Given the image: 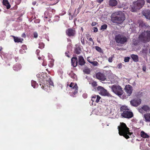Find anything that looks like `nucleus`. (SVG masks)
<instances>
[{
	"mask_svg": "<svg viewBox=\"0 0 150 150\" xmlns=\"http://www.w3.org/2000/svg\"><path fill=\"white\" fill-rule=\"evenodd\" d=\"M111 21L113 23L117 24H122L125 20V15L122 11H119L112 13Z\"/></svg>",
	"mask_w": 150,
	"mask_h": 150,
	"instance_id": "obj_1",
	"label": "nucleus"
},
{
	"mask_svg": "<svg viewBox=\"0 0 150 150\" xmlns=\"http://www.w3.org/2000/svg\"><path fill=\"white\" fill-rule=\"evenodd\" d=\"M119 131V134L120 136H122L126 139L129 138L128 135H131L132 132H129V128H128L126 124L124 122H120V126L117 127Z\"/></svg>",
	"mask_w": 150,
	"mask_h": 150,
	"instance_id": "obj_2",
	"label": "nucleus"
},
{
	"mask_svg": "<svg viewBox=\"0 0 150 150\" xmlns=\"http://www.w3.org/2000/svg\"><path fill=\"white\" fill-rule=\"evenodd\" d=\"M121 116L122 117L130 119L133 117L132 112L130 108L125 105H122L120 107Z\"/></svg>",
	"mask_w": 150,
	"mask_h": 150,
	"instance_id": "obj_3",
	"label": "nucleus"
},
{
	"mask_svg": "<svg viewBox=\"0 0 150 150\" xmlns=\"http://www.w3.org/2000/svg\"><path fill=\"white\" fill-rule=\"evenodd\" d=\"M47 76L46 75H44L43 76H41L39 79L40 85L44 90L46 89L48 86L50 87V85L53 86V84L51 79L49 78L47 81Z\"/></svg>",
	"mask_w": 150,
	"mask_h": 150,
	"instance_id": "obj_4",
	"label": "nucleus"
},
{
	"mask_svg": "<svg viewBox=\"0 0 150 150\" xmlns=\"http://www.w3.org/2000/svg\"><path fill=\"white\" fill-rule=\"evenodd\" d=\"M145 3L144 0H137L133 3L131 11L132 12H134L136 11L137 9H140L144 5Z\"/></svg>",
	"mask_w": 150,
	"mask_h": 150,
	"instance_id": "obj_5",
	"label": "nucleus"
},
{
	"mask_svg": "<svg viewBox=\"0 0 150 150\" xmlns=\"http://www.w3.org/2000/svg\"><path fill=\"white\" fill-rule=\"evenodd\" d=\"M139 40L144 42L150 41V31L147 30L141 33L139 36Z\"/></svg>",
	"mask_w": 150,
	"mask_h": 150,
	"instance_id": "obj_6",
	"label": "nucleus"
},
{
	"mask_svg": "<svg viewBox=\"0 0 150 150\" xmlns=\"http://www.w3.org/2000/svg\"><path fill=\"white\" fill-rule=\"evenodd\" d=\"M127 40L126 37L120 34L116 35L115 37V41L118 44H124L127 42Z\"/></svg>",
	"mask_w": 150,
	"mask_h": 150,
	"instance_id": "obj_7",
	"label": "nucleus"
},
{
	"mask_svg": "<svg viewBox=\"0 0 150 150\" xmlns=\"http://www.w3.org/2000/svg\"><path fill=\"white\" fill-rule=\"evenodd\" d=\"M111 89L112 91L119 96H121L123 93L122 88L120 86L115 85L112 86Z\"/></svg>",
	"mask_w": 150,
	"mask_h": 150,
	"instance_id": "obj_8",
	"label": "nucleus"
},
{
	"mask_svg": "<svg viewBox=\"0 0 150 150\" xmlns=\"http://www.w3.org/2000/svg\"><path fill=\"white\" fill-rule=\"evenodd\" d=\"M97 89L99 91L100 94L103 96H107L109 97L112 96V95L109 93L107 90L101 86H98L97 88Z\"/></svg>",
	"mask_w": 150,
	"mask_h": 150,
	"instance_id": "obj_9",
	"label": "nucleus"
},
{
	"mask_svg": "<svg viewBox=\"0 0 150 150\" xmlns=\"http://www.w3.org/2000/svg\"><path fill=\"white\" fill-rule=\"evenodd\" d=\"M66 35L68 36L71 37H74L76 34V31L74 28H68L66 31Z\"/></svg>",
	"mask_w": 150,
	"mask_h": 150,
	"instance_id": "obj_10",
	"label": "nucleus"
},
{
	"mask_svg": "<svg viewBox=\"0 0 150 150\" xmlns=\"http://www.w3.org/2000/svg\"><path fill=\"white\" fill-rule=\"evenodd\" d=\"M141 102V100L139 98H134L131 100L130 104L134 107H137L139 105Z\"/></svg>",
	"mask_w": 150,
	"mask_h": 150,
	"instance_id": "obj_11",
	"label": "nucleus"
},
{
	"mask_svg": "<svg viewBox=\"0 0 150 150\" xmlns=\"http://www.w3.org/2000/svg\"><path fill=\"white\" fill-rule=\"evenodd\" d=\"M150 110V108L147 105H144L139 109V112L142 114H143L144 111L148 112Z\"/></svg>",
	"mask_w": 150,
	"mask_h": 150,
	"instance_id": "obj_12",
	"label": "nucleus"
},
{
	"mask_svg": "<svg viewBox=\"0 0 150 150\" xmlns=\"http://www.w3.org/2000/svg\"><path fill=\"white\" fill-rule=\"evenodd\" d=\"M96 76L97 79L101 81H104L106 79V77L105 74L100 72L97 73Z\"/></svg>",
	"mask_w": 150,
	"mask_h": 150,
	"instance_id": "obj_13",
	"label": "nucleus"
},
{
	"mask_svg": "<svg viewBox=\"0 0 150 150\" xmlns=\"http://www.w3.org/2000/svg\"><path fill=\"white\" fill-rule=\"evenodd\" d=\"M125 90L127 96H130L132 92V87L129 85H127L125 87Z\"/></svg>",
	"mask_w": 150,
	"mask_h": 150,
	"instance_id": "obj_14",
	"label": "nucleus"
},
{
	"mask_svg": "<svg viewBox=\"0 0 150 150\" xmlns=\"http://www.w3.org/2000/svg\"><path fill=\"white\" fill-rule=\"evenodd\" d=\"M101 98L99 95H94L91 97V101H92V103L91 105H93V103L94 102L98 103L99 102L100 100V99Z\"/></svg>",
	"mask_w": 150,
	"mask_h": 150,
	"instance_id": "obj_15",
	"label": "nucleus"
},
{
	"mask_svg": "<svg viewBox=\"0 0 150 150\" xmlns=\"http://www.w3.org/2000/svg\"><path fill=\"white\" fill-rule=\"evenodd\" d=\"M69 86L70 87L72 88L75 90V91L73 93L75 95L77 93L78 90V87L77 84L75 83L74 84V83L71 82L69 85Z\"/></svg>",
	"mask_w": 150,
	"mask_h": 150,
	"instance_id": "obj_16",
	"label": "nucleus"
},
{
	"mask_svg": "<svg viewBox=\"0 0 150 150\" xmlns=\"http://www.w3.org/2000/svg\"><path fill=\"white\" fill-rule=\"evenodd\" d=\"M78 64L80 66H82L84 65L86 62L82 56H79L78 57Z\"/></svg>",
	"mask_w": 150,
	"mask_h": 150,
	"instance_id": "obj_17",
	"label": "nucleus"
},
{
	"mask_svg": "<svg viewBox=\"0 0 150 150\" xmlns=\"http://www.w3.org/2000/svg\"><path fill=\"white\" fill-rule=\"evenodd\" d=\"M143 15L145 18L150 20V10H145L143 11Z\"/></svg>",
	"mask_w": 150,
	"mask_h": 150,
	"instance_id": "obj_18",
	"label": "nucleus"
},
{
	"mask_svg": "<svg viewBox=\"0 0 150 150\" xmlns=\"http://www.w3.org/2000/svg\"><path fill=\"white\" fill-rule=\"evenodd\" d=\"M71 63L72 66L74 67H76L77 65L78 60L77 57H73L71 59Z\"/></svg>",
	"mask_w": 150,
	"mask_h": 150,
	"instance_id": "obj_19",
	"label": "nucleus"
},
{
	"mask_svg": "<svg viewBox=\"0 0 150 150\" xmlns=\"http://www.w3.org/2000/svg\"><path fill=\"white\" fill-rule=\"evenodd\" d=\"M117 1L116 0H110L109 1L108 4L111 7L116 6L117 4Z\"/></svg>",
	"mask_w": 150,
	"mask_h": 150,
	"instance_id": "obj_20",
	"label": "nucleus"
},
{
	"mask_svg": "<svg viewBox=\"0 0 150 150\" xmlns=\"http://www.w3.org/2000/svg\"><path fill=\"white\" fill-rule=\"evenodd\" d=\"M12 37L14 39V41L15 42L22 43L23 41V39L19 38L18 37H15L14 36H13Z\"/></svg>",
	"mask_w": 150,
	"mask_h": 150,
	"instance_id": "obj_21",
	"label": "nucleus"
},
{
	"mask_svg": "<svg viewBox=\"0 0 150 150\" xmlns=\"http://www.w3.org/2000/svg\"><path fill=\"white\" fill-rule=\"evenodd\" d=\"M3 4L4 5L6 6L7 9H8L10 8V5L7 0H3Z\"/></svg>",
	"mask_w": 150,
	"mask_h": 150,
	"instance_id": "obj_22",
	"label": "nucleus"
},
{
	"mask_svg": "<svg viewBox=\"0 0 150 150\" xmlns=\"http://www.w3.org/2000/svg\"><path fill=\"white\" fill-rule=\"evenodd\" d=\"M131 57L133 60L135 62H137L139 61L138 56L136 55L132 54L131 55Z\"/></svg>",
	"mask_w": 150,
	"mask_h": 150,
	"instance_id": "obj_23",
	"label": "nucleus"
},
{
	"mask_svg": "<svg viewBox=\"0 0 150 150\" xmlns=\"http://www.w3.org/2000/svg\"><path fill=\"white\" fill-rule=\"evenodd\" d=\"M144 117L146 122H150V113H148L144 114Z\"/></svg>",
	"mask_w": 150,
	"mask_h": 150,
	"instance_id": "obj_24",
	"label": "nucleus"
},
{
	"mask_svg": "<svg viewBox=\"0 0 150 150\" xmlns=\"http://www.w3.org/2000/svg\"><path fill=\"white\" fill-rule=\"evenodd\" d=\"M140 135L141 137L144 138H148L149 137V136L143 131L141 132Z\"/></svg>",
	"mask_w": 150,
	"mask_h": 150,
	"instance_id": "obj_25",
	"label": "nucleus"
},
{
	"mask_svg": "<svg viewBox=\"0 0 150 150\" xmlns=\"http://www.w3.org/2000/svg\"><path fill=\"white\" fill-rule=\"evenodd\" d=\"M13 68L14 70L18 71L21 69V66L20 64H16L14 65Z\"/></svg>",
	"mask_w": 150,
	"mask_h": 150,
	"instance_id": "obj_26",
	"label": "nucleus"
},
{
	"mask_svg": "<svg viewBox=\"0 0 150 150\" xmlns=\"http://www.w3.org/2000/svg\"><path fill=\"white\" fill-rule=\"evenodd\" d=\"M81 49L79 46L76 47L75 49V53L77 54H79L80 53Z\"/></svg>",
	"mask_w": 150,
	"mask_h": 150,
	"instance_id": "obj_27",
	"label": "nucleus"
},
{
	"mask_svg": "<svg viewBox=\"0 0 150 150\" xmlns=\"http://www.w3.org/2000/svg\"><path fill=\"white\" fill-rule=\"evenodd\" d=\"M83 71L85 74H88L90 73V70L89 69L86 68L83 70Z\"/></svg>",
	"mask_w": 150,
	"mask_h": 150,
	"instance_id": "obj_28",
	"label": "nucleus"
},
{
	"mask_svg": "<svg viewBox=\"0 0 150 150\" xmlns=\"http://www.w3.org/2000/svg\"><path fill=\"white\" fill-rule=\"evenodd\" d=\"M37 85V84L35 81H32L31 85L34 88H35L36 87Z\"/></svg>",
	"mask_w": 150,
	"mask_h": 150,
	"instance_id": "obj_29",
	"label": "nucleus"
},
{
	"mask_svg": "<svg viewBox=\"0 0 150 150\" xmlns=\"http://www.w3.org/2000/svg\"><path fill=\"white\" fill-rule=\"evenodd\" d=\"M91 85L93 87H95L97 86V83L96 81H93L91 83Z\"/></svg>",
	"mask_w": 150,
	"mask_h": 150,
	"instance_id": "obj_30",
	"label": "nucleus"
},
{
	"mask_svg": "<svg viewBox=\"0 0 150 150\" xmlns=\"http://www.w3.org/2000/svg\"><path fill=\"white\" fill-rule=\"evenodd\" d=\"M45 45L42 42H40L39 43V47L41 49H42L44 47Z\"/></svg>",
	"mask_w": 150,
	"mask_h": 150,
	"instance_id": "obj_31",
	"label": "nucleus"
},
{
	"mask_svg": "<svg viewBox=\"0 0 150 150\" xmlns=\"http://www.w3.org/2000/svg\"><path fill=\"white\" fill-rule=\"evenodd\" d=\"M90 64H92L93 66H97L98 64V62L96 61H92L91 62Z\"/></svg>",
	"mask_w": 150,
	"mask_h": 150,
	"instance_id": "obj_32",
	"label": "nucleus"
},
{
	"mask_svg": "<svg viewBox=\"0 0 150 150\" xmlns=\"http://www.w3.org/2000/svg\"><path fill=\"white\" fill-rule=\"evenodd\" d=\"M96 50L100 52H101L102 51V49L99 47L96 46L95 47Z\"/></svg>",
	"mask_w": 150,
	"mask_h": 150,
	"instance_id": "obj_33",
	"label": "nucleus"
},
{
	"mask_svg": "<svg viewBox=\"0 0 150 150\" xmlns=\"http://www.w3.org/2000/svg\"><path fill=\"white\" fill-rule=\"evenodd\" d=\"M107 27V25L106 24H105L102 25L101 26V29L103 30L106 29Z\"/></svg>",
	"mask_w": 150,
	"mask_h": 150,
	"instance_id": "obj_34",
	"label": "nucleus"
},
{
	"mask_svg": "<svg viewBox=\"0 0 150 150\" xmlns=\"http://www.w3.org/2000/svg\"><path fill=\"white\" fill-rule=\"evenodd\" d=\"M21 48L22 49L25 50H27V48L26 46L25 45H23L21 46Z\"/></svg>",
	"mask_w": 150,
	"mask_h": 150,
	"instance_id": "obj_35",
	"label": "nucleus"
},
{
	"mask_svg": "<svg viewBox=\"0 0 150 150\" xmlns=\"http://www.w3.org/2000/svg\"><path fill=\"white\" fill-rule=\"evenodd\" d=\"M19 52L21 54H23L26 52L25 50L21 49L19 51Z\"/></svg>",
	"mask_w": 150,
	"mask_h": 150,
	"instance_id": "obj_36",
	"label": "nucleus"
},
{
	"mask_svg": "<svg viewBox=\"0 0 150 150\" xmlns=\"http://www.w3.org/2000/svg\"><path fill=\"white\" fill-rule=\"evenodd\" d=\"M130 58L129 57H125L124 61L125 62H128L129 61Z\"/></svg>",
	"mask_w": 150,
	"mask_h": 150,
	"instance_id": "obj_37",
	"label": "nucleus"
},
{
	"mask_svg": "<svg viewBox=\"0 0 150 150\" xmlns=\"http://www.w3.org/2000/svg\"><path fill=\"white\" fill-rule=\"evenodd\" d=\"M48 11H50L51 12H52V13H54L55 12V10L51 8H49Z\"/></svg>",
	"mask_w": 150,
	"mask_h": 150,
	"instance_id": "obj_38",
	"label": "nucleus"
},
{
	"mask_svg": "<svg viewBox=\"0 0 150 150\" xmlns=\"http://www.w3.org/2000/svg\"><path fill=\"white\" fill-rule=\"evenodd\" d=\"M81 41L83 45H84L85 44L84 40L83 37H81Z\"/></svg>",
	"mask_w": 150,
	"mask_h": 150,
	"instance_id": "obj_39",
	"label": "nucleus"
},
{
	"mask_svg": "<svg viewBox=\"0 0 150 150\" xmlns=\"http://www.w3.org/2000/svg\"><path fill=\"white\" fill-rule=\"evenodd\" d=\"M122 64L121 63H120L119 64L117 65V67L119 69H121L122 68Z\"/></svg>",
	"mask_w": 150,
	"mask_h": 150,
	"instance_id": "obj_40",
	"label": "nucleus"
},
{
	"mask_svg": "<svg viewBox=\"0 0 150 150\" xmlns=\"http://www.w3.org/2000/svg\"><path fill=\"white\" fill-rule=\"evenodd\" d=\"M33 35H34V37L35 38H37L38 36V33L36 32L34 33V34H33Z\"/></svg>",
	"mask_w": 150,
	"mask_h": 150,
	"instance_id": "obj_41",
	"label": "nucleus"
},
{
	"mask_svg": "<svg viewBox=\"0 0 150 150\" xmlns=\"http://www.w3.org/2000/svg\"><path fill=\"white\" fill-rule=\"evenodd\" d=\"M108 61L110 62H112V57H110L108 58Z\"/></svg>",
	"mask_w": 150,
	"mask_h": 150,
	"instance_id": "obj_42",
	"label": "nucleus"
},
{
	"mask_svg": "<svg viewBox=\"0 0 150 150\" xmlns=\"http://www.w3.org/2000/svg\"><path fill=\"white\" fill-rule=\"evenodd\" d=\"M87 61L88 62L90 63H91V60L90 59V57H88L87 58Z\"/></svg>",
	"mask_w": 150,
	"mask_h": 150,
	"instance_id": "obj_43",
	"label": "nucleus"
},
{
	"mask_svg": "<svg viewBox=\"0 0 150 150\" xmlns=\"http://www.w3.org/2000/svg\"><path fill=\"white\" fill-rule=\"evenodd\" d=\"M83 96L84 98H86L87 97V95L86 93H84L83 94Z\"/></svg>",
	"mask_w": 150,
	"mask_h": 150,
	"instance_id": "obj_44",
	"label": "nucleus"
},
{
	"mask_svg": "<svg viewBox=\"0 0 150 150\" xmlns=\"http://www.w3.org/2000/svg\"><path fill=\"white\" fill-rule=\"evenodd\" d=\"M48 14V12H45L44 14H45V16L44 17V18H48V17L46 16V15H47Z\"/></svg>",
	"mask_w": 150,
	"mask_h": 150,
	"instance_id": "obj_45",
	"label": "nucleus"
},
{
	"mask_svg": "<svg viewBox=\"0 0 150 150\" xmlns=\"http://www.w3.org/2000/svg\"><path fill=\"white\" fill-rule=\"evenodd\" d=\"M26 36V35L25 33H23L21 35V37L23 38H25Z\"/></svg>",
	"mask_w": 150,
	"mask_h": 150,
	"instance_id": "obj_46",
	"label": "nucleus"
},
{
	"mask_svg": "<svg viewBox=\"0 0 150 150\" xmlns=\"http://www.w3.org/2000/svg\"><path fill=\"white\" fill-rule=\"evenodd\" d=\"M97 23L96 22H93L92 23V26H95L97 24Z\"/></svg>",
	"mask_w": 150,
	"mask_h": 150,
	"instance_id": "obj_47",
	"label": "nucleus"
},
{
	"mask_svg": "<svg viewBox=\"0 0 150 150\" xmlns=\"http://www.w3.org/2000/svg\"><path fill=\"white\" fill-rule=\"evenodd\" d=\"M94 32H97V31H98V28H97L94 27Z\"/></svg>",
	"mask_w": 150,
	"mask_h": 150,
	"instance_id": "obj_48",
	"label": "nucleus"
},
{
	"mask_svg": "<svg viewBox=\"0 0 150 150\" xmlns=\"http://www.w3.org/2000/svg\"><path fill=\"white\" fill-rule=\"evenodd\" d=\"M65 54L66 56H67L68 57H69V54L68 52L67 53V52H66L65 53Z\"/></svg>",
	"mask_w": 150,
	"mask_h": 150,
	"instance_id": "obj_49",
	"label": "nucleus"
},
{
	"mask_svg": "<svg viewBox=\"0 0 150 150\" xmlns=\"http://www.w3.org/2000/svg\"><path fill=\"white\" fill-rule=\"evenodd\" d=\"M36 3H37L36 1H33L32 2V4L34 6V5H35L36 4Z\"/></svg>",
	"mask_w": 150,
	"mask_h": 150,
	"instance_id": "obj_50",
	"label": "nucleus"
},
{
	"mask_svg": "<svg viewBox=\"0 0 150 150\" xmlns=\"http://www.w3.org/2000/svg\"><path fill=\"white\" fill-rule=\"evenodd\" d=\"M142 69H143V70L144 71H146V67H143V68H142Z\"/></svg>",
	"mask_w": 150,
	"mask_h": 150,
	"instance_id": "obj_51",
	"label": "nucleus"
},
{
	"mask_svg": "<svg viewBox=\"0 0 150 150\" xmlns=\"http://www.w3.org/2000/svg\"><path fill=\"white\" fill-rule=\"evenodd\" d=\"M88 40L90 41H91L93 42V40L91 38H89Z\"/></svg>",
	"mask_w": 150,
	"mask_h": 150,
	"instance_id": "obj_52",
	"label": "nucleus"
},
{
	"mask_svg": "<svg viewBox=\"0 0 150 150\" xmlns=\"http://www.w3.org/2000/svg\"><path fill=\"white\" fill-rule=\"evenodd\" d=\"M103 1V0H97V1H98V2H99V3H101Z\"/></svg>",
	"mask_w": 150,
	"mask_h": 150,
	"instance_id": "obj_53",
	"label": "nucleus"
},
{
	"mask_svg": "<svg viewBox=\"0 0 150 150\" xmlns=\"http://www.w3.org/2000/svg\"><path fill=\"white\" fill-rule=\"evenodd\" d=\"M47 65V64L45 63V62H43L42 63V65L44 66H46Z\"/></svg>",
	"mask_w": 150,
	"mask_h": 150,
	"instance_id": "obj_54",
	"label": "nucleus"
},
{
	"mask_svg": "<svg viewBox=\"0 0 150 150\" xmlns=\"http://www.w3.org/2000/svg\"><path fill=\"white\" fill-rule=\"evenodd\" d=\"M146 1L147 3L150 4V0H146Z\"/></svg>",
	"mask_w": 150,
	"mask_h": 150,
	"instance_id": "obj_55",
	"label": "nucleus"
},
{
	"mask_svg": "<svg viewBox=\"0 0 150 150\" xmlns=\"http://www.w3.org/2000/svg\"><path fill=\"white\" fill-rule=\"evenodd\" d=\"M10 64L9 63H8L7 65H6L5 66H10Z\"/></svg>",
	"mask_w": 150,
	"mask_h": 150,
	"instance_id": "obj_56",
	"label": "nucleus"
},
{
	"mask_svg": "<svg viewBox=\"0 0 150 150\" xmlns=\"http://www.w3.org/2000/svg\"><path fill=\"white\" fill-rule=\"evenodd\" d=\"M36 52H37V53H38L39 52L40 50H37L36 51Z\"/></svg>",
	"mask_w": 150,
	"mask_h": 150,
	"instance_id": "obj_57",
	"label": "nucleus"
},
{
	"mask_svg": "<svg viewBox=\"0 0 150 150\" xmlns=\"http://www.w3.org/2000/svg\"><path fill=\"white\" fill-rule=\"evenodd\" d=\"M57 3V2H56L55 3H53V4H51V5H54V4H56Z\"/></svg>",
	"mask_w": 150,
	"mask_h": 150,
	"instance_id": "obj_58",
	"label": "nucleus"
},
{
	"mask_svg": "<svg viewBox=\"0 0 150 150\" xmlns=\"http://www.w3.org/2000/svg\"><path fill=\"white\" fill-rule=\"evenodd\" d=\"M38 59H39L40 60L41 59V57H38Z\"/></svg>",
	"mask_w": 150,
	"mask_h": 150,
	"instance_id": "obj_59",
	"label": "nucleus"
},
{
	"mask_svg": "<svg viewBox=\"0 0 150 150\" xmlns=\"http://www.w3.org/2000/svg\"><path fill=\"white\" fill-rule=\"evenodd\" d=\"M134 44L135 45H137V43H134Z\"/></svg>",
	"mask_w": 150,
	"mask_h": 150,
	"instance_id": "obj_60",
	"label": "nucleus"
}]
</instances>
